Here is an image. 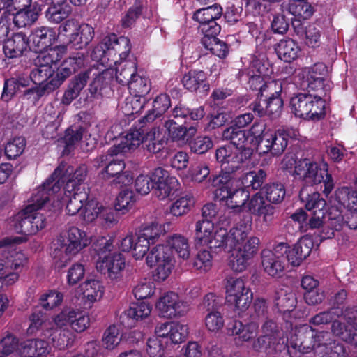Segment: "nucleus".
<instances>
[{"mask_svg": "<svg viewBox=\"0 0 357 357\" xmlns=\"http://www.w3.org/2000/svg\"><path fill=\"white\" fill-rule=\"evenodd\" d=\"M63 169L64 167L58 166L32 197L33 202L29 205H34V206L33 211L29 214V217L33 227H38V232L44 229L46 225V217L41 211L50 202L51 197L60 190L61 184L64 182Z\"/></svg>", "mask_w": 357, "mask_h": 357, "instance_id": "1", "label": "nucleus"}, {"mask_svg": "<svg viewBox=\"0 0 357 357\" xmlns=\"http://www.w3.org/2000/svg\"><path fill=\"white\" fill-rule=\"evenodd\" d=\"M290 109L296 117L314 122L326 116V101L310 93H299L290 99Z\"/></svg>", "mask_w": 357, "mask_h": 357, "instance_id": "2", "label": "nucleus"}, {"mask_svg": "<svg viewBox=\"0 0 357 357\" xmlns=\"http://www.w3.org/2000/svg\"><path fill=\"white\" fill-rule=\"evenodd\" d=\"M112 248L111 239L102 238L98 241V248L95 249L99 256V259L96 262V269L100 273L107 275L111 280H116L122 275L126 259L121 253H112Z\"/></svg>", "mask_w": 357, "mask_h": 357, "instance_id": "3", "label": "nucleus"}, {"mask_svg": "<svg viewBox=\"0 0 357 357\" xmlns=\"http://www.w3.org/2000/svg\"><path fill=\"white\" fill-rule=\"evenodd\" d=\"M296 174L303 178L304 182L310 185L323 183L324 189L321 186L320 190L328 196L334 188L332 176L328 174V165L326 163L319 165L310 159L304 158L298 162L296 167Z\"/></svg>", "mask_w": 357, "mask_h": 357, "instance_id": "4", "label": "nucleus"}, {"mask_svg": "<svg viewBox=\"0 0 357 357\" xmlns=\"http://www.w3.org/2000/svg\"><path fill=\"white\" fill-rule=\"evenodd\" d=\"M273 71V68L268 60L264 57L254 56L246 70L248 89L257 91L258 95L264 93V91H267L269 85L272 83H278L275 81H270V75Z\"/></svg>", "mask_w": 357, "mask_h": 357, "instance_id": "5", "label": "nucleus"}, {"mask_svg": "<svg viewBox=\"0 0 357 357\" xmlns=\"http://www.w3.org/2000/svg\"><path fill=\"white\" fill-rule=\"evenodd\" d=\"M314 335L316 330L307 324L296 326L289 335L284 339L288 340L289 352H285V357H296L298 354H309L314 349Z\"/></svg>", "mask_w": 357, "mask_h": 357, "instance_id": "6", "label": "nucleus"}, {"mask_svg": "<svg viewBox=\"0 0 357 357\" xmlns=\"http://www.w3.org/2000/svg\"><path fill=\"white\" fill-rule=\"evenodd\" d=\"M226 302L234 307V310L243 312L250 305L253 294L251 289L245 286L241 278L229 277L227 278Z\"/></svg>", "mask_w": 357, "mask_h": 357, "instance_id": "7", "label": "nucleus"}, {"mask_svg": "<svg viewBox=\"0 0 357 357\" xmlns=\"http://www.w3.org/2000/svg\"><path fill=\"white\" fill-rule=\"evenodd\" d=\"M85 62V55L83 53L77 52L60 63H56L52 68V78L47 82L50 91H54L59 89L67 78L84 67Z\"/></svg>", "mask_w": 357, "mask_h": 357, "instance_id": "8", "label": "nucleus"}, {"mask_svg": "<svg viewBox=\"0 0 357 357\" xmlns=\"http://www.w3.org/2000/svg\"><path fill=\"white\" fill-rule=\"evenodd\" d=\"M264 142L257 148L259 154L271 153L273 156H280L286 150L291 138V131L279 128L275 131L268 130Z\"/></svg>", "mask_w": 357, "mask_h": 357, "instance_id": "9", "label": "nucleus"}, {"mask_svg": "<svg viewBox=\"0 0 357 357\" xmlns=\"http://www.w3.org/2000/svg\"><path fill=\"white\" fill-rule=\"evenodd\" d=\"M147 123L146 120H143V117L138 122H135L124 137L121 138L120 142L114 144V149H119L121 153H126L143 144L146 132L151 130L146 126Z\"/></svg>", "mask_w": 357, "mask_h": 357, "instance_id": "10", "label": "nucleus"}, {"mask_svg": "<svg viewBox=\"0 0 357 357\" xmlns=\"http://www.w3.org/2000/svg\"><path fill=\"white\" fill-rule=\"evenodd\" d=\"M155 307L161 316L166 318H174L183 316L188 311V305L179 299L176 293L169 291L160 296Z\"/></svg>", "mask_w": 357, "mask_h": 357, "instance_id": "11", "label": "nucleus"}, {"mask_svg": "<svg viewBox=\"0 0 357 357\" xmlns=\"http://www.w3.org/2000/svg\"><path fill=\"white\" fill-rule=\"evenodd\" d=\"M154 185L153 190L154 195L160 200H163L173 195L178 189V181L175 176H170L169 173L161 167L155 168L153 171Z\"/></svg>", "mask_w": 357, "mask_h": 357, "instance_id": "12", "label": "nucleus"}, {"mask_svg": "<svg viewBox=\"0 0 357 357\" xmlns=\"http://www.w3.org/2000/svg\"><path fill=\"white\" fill-rule=\"evenodd\" d=\"M29 51H31L29 38L22 31L12 33L3 45V54L8 59L20 58Z\"/></svg>", "mask_w": 357, "mask_h": 357, "instance_id": "13", "label": "nucleus"}, {"mask_svg": "<svg viewBox=\"0 0 357 357\" xmlns=\"http://www.w3.org/2000/svg\"><path fill=\"white\" fill-rule=\"evenodd\" d=\"M282 86L280 83H272L268 87L267 91L261 95H258V98L263 100L268 111V116L271 119H275L280 116L284 102L281 97Z\"/></svg>", "mask_w": 357, "mask_h": 357, "instance_id": "14", "label": "nucleus"}, {"mask_svg": "<svg viewBox=\"0 0 357 357\" xmlns=\"http://www.w3.org/2000/svg\"><path fill=\"white\" fill-rule=\"evenodd\" d=\"M208 187L215 188L214 190V198L216 201L223 199L225 195H228V192L231 190L236 183V178L234 173L230 172L225 167L221 169L218 174H211L207 181Z\"/></svg>", "mask_w": 357, "mask_h": 357, "instance_id": "15", "label": "nucleus"}, {"mask_svg": "<svg viewBox=\"0 0 357 357\" xmlns=\"http://www.w3.org/2000/svg\"><path fill=\"white\" fill-rule=\"evenodd\" d=\"M59 241L61 242V248L69 257L77 254L91 242L86 232L76 227H71L67 232L66 238L62 241L59 239Z\"/></svg>", "mask_w": 357, "mask_h": 357, "instance_id": "16", "label": "nucleus"}, {"mask_svg": "<svg viewBox=\"0 0 357 357\" xmlns=\"http://www.w3.org/2000/svg\"><path fill=\"white\" fill-rule=\"evenodd\" d=\"M259 324L251 321L243 324L236 319L229 320L226 325V333L229 336H236V341L249 342L258 334Z\"/></svg>", "mask_w": 357, "mask_h": 357, "instance_id": "17", "label": "nucleus"}, {"mask_svg": "<svg viewBox=\"0 0 357 357\" xmlns=\"http://www.w3.org/2000/svg\"><path fill=\"white\" fill-rule=\"evenodd\" d=\"M29 38L31 51L42 53L56 41V33L53 28L41 26L33 30Z\"/></svg>", "mask_w": 357, "mask_h": 357, "instance_id": "18", "label": "nucleus"}, {"mask_svg": "<svg viewBox=\"0 0 357 357\" xmlns=\"http://www.w3.org/2000/svg\"><path fill=\"white\" fill-rule=\"evenodd\" d=\"M126 164L122 158H114L112 157L105 169L100 171V174L105 179L114 177L113 183L121 185H128L132 177L130 172L125 171Z\"/></svg>", "mask_w": 357, "mask_h": 357, "instance_id": "19", "label": "nucleus"}, {"mask_svg": "<svg viewBox=\"0 0 357 357\" xmlns=\"http://www.w3.org/2000/svg\"><path fill=\"white\" fill-rule=\"evenodd\" d=\"M58 324L66 325V328L70 326L77 333H82L89 328L90 319L89 316L79 310H63L56 316Z\"/></svg>", "mask_w": 357, "mask_h": 357, "instance_id": "20", "label": "nucleus"}, {"mask_svg": "<svg viewBox=\"0 0 357 357\" xmlns=\"http://www.w3.org/2000/svg\"><path fill=\"white\" fill-rule=\"evenodd\" d=\"M207 78V73L204 70L192 69L184 74L181 82L186 90L206 95L210 91Z\"/></svg>", "mask_w": 357, "mask_h": 357, "instance_id": "21", "label": "nucleus"}, {"mask_svg": "<svg viewBox=\"0 0 357 357\" xmlns=\"http://www.w3.org/2000/svg\"><path fill=\"white\" fill-rule=\"evenodd\" d=\"M252 348L258 352L278 353V357H285V352H289L288 340L282 337L276 340L275 337H270L263 334L254 341Z\"/></svg>", "mask_w": 357, "mask_h": 357, "instance_id": "22", "label": "nucleus"}, {"mask_svg": "<svg viewBox=\"0 0 357 357\" xmlns=\"http://www.w3.org/2000/svg\"><path fill=\"white\" fill-rule=\"evenodd\" d=\"M151 310V305L145 301L132 303L129 308L120 316L121 323L126 327L131 328L137 321L148 317Z\"/></svg>", "mask_w": 357, "mask_h": 357, "instance_id": "23", "label": "nucleus"}, {"mask_svg": "<svg viewBox=\"0 0 357 357\" xmlns=\"http://www.w3.org/2000/svg\"><path fill=\"white\" fill-rule=\"evenodd\" d=\"M91 73L93 80L89 86L91 96L94 98H100L109 96L112 93L111 82L112 76L108 70Z\"/></svg>", "mask_w": 357, "mask_h": 357, "instance_id": "24", "label": "nucleus"}, {"mask_svg": "<svg viewBox=\"0 0 357 357\" xmlns=\"http://www.w3.org/2000/svg\"><path fill=\"white\" fill-rule=\"evenodd\" d=\"M198 122H193L190 126L187 123L179 124L173 119L167 120L164 127L168 132V138L173 142H188L194 137L197 131Z\"/></svg>", "mask_w": 357, "mask_h": 357, "instance_id": "25", "label": "nucleus"}, {"mask_svg": "<svg viewBox=\"0 0 357 357\" xmlns=\"http://www.w3.org/2000/svg\"><path fill=\"white\" fill-rule=\"evenodd\" d=\"M93 69L89 68L83 72L75 75L70 82L68 89L65 91L62 102L65 105L70 104L77 97L79 96L82 90L86 85V83L93 73Z\"/></svg>", "mask_w": 357, "mask_h": 357, "instance_id": "26", "label": "nucleus"}, {"mask_svg": "<svg viewBox=\"0 0 357 357\" xmlns=\"http://www.w3.org/2000/svg\"><path fill=\"white\" fill-rule=\"evenodd\" d=\"M42 10L41 5L38 2L23 3V7L14 14L13 23L19 28L32 25L37 21Z\"/></svg>", "mask_w": 357, "mask_h": 357, "instance_id": "27", "label": "nucleus"}, {"mask_svg": "<svg viewBox=\"0 0 357 357\" xmlns=\"http://www.w3.org/2000/svg\"><path fill=\"white\" fill-rule=\"evenodd\" d=\"M314 243L311 238H301L288 252L287 262L293 266H298L311 253Z\"/></svg>", "mask_w": 357, "mask_h": 357, "instance_id": "28", "label": "nucleus"}, {"mask_svg": "<svg viewBox=\"0 0 357 357\" xmlns=\"http://www.w3.org/2000/svg\"><path fill=\"white\" fill-rule=\"evenodd\" d=\"M261 264L265 273L273 278H280L284 273L286 265L284 258L275 257L271 250L261 252Z\"/></svg>", "mask_w": 357, "mask_h": 357, "instance_id": "29", "label": "nucleus"}, {"mask_svg": "<svg viewBox=\"0 0 357 357\" xmlns=\"http://www.w3.org/2000/svg\"><path fill=\"white\" fill-rule=\"evenodd\" d=\"M228 195H225L223 199L218 202L221 204H225L227 208L232 209L235 213H241L245 205L246 202L250 198V192L244 187L236 188L234 186L231 190L228 192Z\"/></svg>", "mask_w": 357, "mask_h": 357, "instance_id": "30", "label": "nucleus"}, {"mask_svg": "<svg viewBox=\"0 0 357 357\" xmlns=\"http://www.w3.org/2000/svg\"><path fill=\"white\" fill-rule=\"evenodd\" d=\"M52 324V331H50L51 335H43V338L47 340L53 347L59 350L65 349L69 344L71 332L66 325L58 324L56 321V317Z\"/></svg>", "mask_w": 357, "mask_h": 357, "instance_id": "31", "label": "nucleus"}, {"mask_svg": "<svg viewBox=\"0 0 357 357\" xmlns=\"http://www.w3.org/2000/svg\"><path fill=\"white\" fill-rule=\"evenodd\" d=\"M94 34V29L91 25L83 23L71 33L68 45L76 50H82L92 41Z\"/></svg>", "mask_w": 357, "mask_h": 357, "instance_id": "32", "label": "nucleus"}, {"mask_svg": "<svg viewBox=\"0 0 357 357\" xmlns=\"http://www.w3.org/2000/svg\"><path fill=\"white\" fill-rule=\"evenodd\" d=\"M29 320L30 325L27 329L29 334L38 335L43 337V335H51L50 331L52 330V321L47 319V316L41 311H36L31 314Z\"/></svg>", "mask_w": 357, "mask_h": 357, "instance_id": "33", "label": "nucleus"}, {"mask_svg": "<svg viewBox=\"0 0 357 357\" xmlns=\"http://www.w3.org/2000/svg\"><path fill=\"white\" fill-rule=\"evenodd\" d=\"M275 50L280 59L291 63L298 58L301 47L296 40L287 38L275 45Z\"/></svg>", "mask_w": 357, "mask_h": 357, "instance_id": "34", "label": "nucleus"}, {"mask_svg": "<svg viewBox=\"0 0 357 357\" xmlns=\"http://www.w3.org/2000/svg\"><path fill=\"white\" fill-rule=\"evenodd\" d=\"M29 85L30 79L27 77L21 76L6 79L0 98L1 100L8 102L18 91Z\"/></svg>", "mask_w": 357, "mask_h": 357, "instance_id": "35", "label": "nucleus"}, {"mask_svg": "<svg viewBox=\"0 0 357 357\" xmlns=\"http://www.w3.org/2000/svg\"><path fill=\"white\" fill-rule=\"evenodd\" d=\"M168 137L165 134L161 132L159 129L151 128L146 132V137L142 144L144 149L150 153H158L167 146Z\"/></svg>", "mask_w": 357, "mask_h": 357, "instance_id": "36", "label": "nucleus"}, {"mask_svg": "<svg viewBox=\"0 0 357 357\" xmlns=\"http://www.w3.org/2000/svg\"><path fill=\"white\" fill-rule=\"evenodd\" d=\"M299 198L308 212L326 211V202L317 191L309 190L307 187H303L299 192Z\"/></svg>", "mask_w": 357, "mask_h": 357, "instance_id": "37", "label": "nucleus"}, {"mask_svg": "<svg viewBox=\"0 0 357 357\" xmlns=\"http://www.w3.org/2000/svg\"><path fill=\"white\" fill-rule=\"evenodd\" d=\"M171 105L169 96L165 93H160L154 98L152 109L148 110L143 116V120H146L149 123L154 121L157 118L162 116Z\"/></svg>", "mask_w": 357, "mask_h": 357, "instance_id": "38", "label": "nucleus"}, {"mask_svg": "<svg viewBox=\"0 0 357 357\" xmlns=\"http://www.w3.org/2000/svg\"><path fill=\"white\" fill-rule=\"evenodd\" d=\"M172 116L174 119H181L184 120V123H187L188 120L197 122L205 116V108L204 106H199L196 108L190 109L185 104L179 102L172 110Z\"/></svg>", "mask_w": 357, "mask_h": 357, "instance_id": "39", "label": "nucleus"}, {"mask_svg": "<svg viewBox=\"0 0 357 357\" xmlns=\"http://www.w3.org/2000/svg\"><path fill=\"white\" fill-rule=\"evenodd\" d=\"M66 50V45H56L54 48L50 49L49 52L38 55L34 61L35 66H40V68H53L56 63L62 59Z\"/></svg>", "mask_w": 357, "mask_h": 357, "instance_id": "40", "label": "nucleus"}, {"mask_svg": "<svg viewBox=\"0 0 357 357\" xmlns=\"http://www.w3.org/2000/svg\"><path fill=\"white\" fill-rule=\"evenodd\" d=\"M33 206L34 205H27L18 213L14 224V230L17 234L29 236L38 233V227H33L29 217V214L33 211Z\"/></svg>", "mask_w": 357, "mask_h": 357, "instance_id": "41", "label": "nucleus"}, {"mask_svg": "<svg viewBox=\"0 0 357 357\" xmlns=\"http://www.w3.org/2000/svg\"><path fill=\"white\" fill-rule=\"evenodd\" d=\"M71 13L72 7L69 3H50L45 16L50 22L59 24L67 19Z\"/></svg>", "mask_w": 357, "mask_h": 357, "instance_id": "42", "label": "nucleus"}, {"mask_svg": "<svg viewBox=\"0 0 357 357\" xmlns=\"http://www.w3.org/2000/svg\"><path fill=\"white\" fill-rule=\"evenodd\" d=\"M261 192L268 202L278 204L284 200L286 189L281 182L274 181L264 185L261 188Z\"/></svg>", "mask_w": 357, "mask_h": 357, "instance_id": "43", "label": "nucleus"}, {"mask_svg": "<svg viewBox=\"0 0 357 357\" xmlns=\"http://www.w3.org/2000/svg\"><path fill=\"white\" fill-rule=\"evenodd\" d=\"M217 36L202 37L201 44L213 54L220 59H225L229 54V46L225 42L218 38Z\"/></svg>", "mask_w": 357, "mask_h": 357, "instance_id": "44", "label": "nucleus"}, {"mask_svg": "<svg viewBox=\"0 0 357 357\" xmlns=\"http://www.w3.org/2000/svg\"><path fill=\"white\" fill-rule=\"evenodd\" d=\"M267 177L266 171L263 169L252 170L245 174L241 178V183L247 190H257L260 189L261 192L262 185Z\"/></svg>", "mask_w": 357, "mask_h": 357, "instance_id": "45", "label": "nucleus"}, {"mask_svg": "<svg viewBox=\"0 0 357 357\" xmlns=\"http://www.w3.org/2000/svg\"><path fill=\"white\" fill-rule=\"evenodd\" d=\"M222 137L224 140L229 142L236 148L247 147L246 143L248 141V134L245 130L230 126L223 130Z\"/></svg>", "mask_w": 357, "mask_h": 357, "instance_id": "46", "label": "nucleus"}, {"mask_svg": "<svg viewBox=\"0 0 357 357\" xmlns=\"http://www.w3.org/2000/svg\"><path fill=\"white\" fill-rule=\"evenodd\" d=\"M207 245L211 250H214L215 252H217V249L227 252H231L227 229L222 227L216 229L215 233L213 235L211 234Z\"/></svg>", "mask_w": 357, "mask_h": 357, "instance_id": "47", "label": "nucleus"}, {"mask_svg": "<svg viewBox=\"0 0 357 357\" xmlns=\"http://www.w3.org/2000/svg\"><path fill=\"white\" fill-rule=\"evenodd\" d=\"M168 247L170 250L171 255L173 251L178 255V256L183 259H188L190 256V247L188 241L186 238L181 234H175L170 236L167 241Z\"/></svg>", "mask_w": 357, "mask_h": 357, "instance_id": "48", "label": "nucleus"}, {"mask_svg": "<svg viewBox=\"0 0 357 357\" xmlns=\"http://www.w3.org/2000/svg\"><path fill=\"white\" fill-rule=\"evenodd\" d=\"M137 63L132 61H128L123 65L117 68L116 71V79L121 85H128L137 75Z\"/></svg>", "mask_w": 357, "mask_h": 357, "instance_id": "49", "label": "nucleus"}, {"mask_svg": "<svg viewBox=\"0 0 357 357\" xmlns=\"http://www.w3.org/2000/svg\"><path fill=\"white\" fill-rule=\"evenodd\" d=\"M213 223L197 221L195 224L194 243L196 246L207 245L212 234Z\"/></svg>", "mask_w": 357, "mask_h": 357, "instance_id": "50", "label": "nucleus"}, {"mask_svg": "<svg viewBox=\"0 0 357 357\" xmlns=\"http://www.w3.org/2000/svg\"><path fill=\"white\" fill-rule=\"evenodd\" d=\"M94 202L93 199L89 200V195L86 192H74L68 199L66 204V211L69 215L77 214L88 203Z\"/></svg>", "mask_w": 357, "mask_h": 357, "instance_id": "51", "label": "nucleus"}, {"mask_svg": "<svg viewBox=\"0 0 357 357\" xmlns=\"http://www.w3.org/2000/svg\"><path fill=\"white\" fill-rule=\"evenodd\" d=\"M80 288L84 296L91 302L100 299L104 294V287L97 280H86Z\"/></svg>", "mask_w": 357, "mask_h": 357, "instance_id": "52", "label": "nucleus"}, {"mask_svg": "<svg viewBox=\"0 0 357 357\" xmlns=\"http://www.w3.org/2000/svg\"><path fill=\"white\" fill-rule=\"evenodd\" d=\"M195 203V198L192 195H185L171 204L169 213L176 217L184 215L190 211Z\"/></svg>", "mask_w": 357, "mask_h": 357, "instance_id": "53", "label": "nucleus"}, {"mask_svg": "<svg viewBox=\"0 0 357 357\" xmlns=\"http://www.w3.org/2000/svg\"><path fill=\"white\" fill-rule=\"evenodd\" d=\"M233 90L227 87H218L213 90L209 97V105L213 110L216 109H225L227 105L226 100L231 96Z\"/></svg>", "mask_w": 357, "mask_h": 357, "instance_id": "54", "label": "nucleus"}, {"mask_svg": "<svg viewBox=\"0 0 357 357\" xmlns=\"http://www.w3.org/2000/svg\"><path fill=\"white\" fill-rule=\"evenodd\" d=\"M102 216L107 222L112 223L116 221L114 212L112 208H103L98 206V203L90 204L89 202L85 207V216L91 220L95 219L98 215Z\"/></svg>", "mask_w": 357, "mask_h": 357, "instance_id": "55", "label": "nucleus"}, {"mask_svg": "<svg viewBox=\"0 0 357 357\" xmlns=\"http://www.w3.org/2000/svg\"><path fill=\"white\" fill-rule=\"evenodd\" d=\"M136 202L135 195L132 190H121L116 198L114 209L116 212L125 214L134 205Z\"/></svg>", "mask_w": 357, "mask_h": 357, "instance_id": "56", "label": "nucleus"}, {"mask_svg": "<svg viewBox=\"0 0 357 357\" xmlns=\"http://www.w3.org/2000/svg\"><path fill=\"white\" fill-rule=\"evenodd\" d=\"M172 255L167 245L158 244L152 248L146 257V264L153 267L156 264L161 263L162 260L171 259Z\"/></svg>", "mask_w": 357, "mask_h": 357, "instance_id": "57", "label": "nucleus"}, {"mask_svg": "<svg viewBox=\"0 0 357 357\" xmlns=\"http://www.w3.org/2000/svg\"><path fill=\"white\" fill-rule=\"evenodd\" d=\"M253 154V149L251 147L236 148L235 151L231 150V165L227 169L234 173L239 168L240 165L245 162Z\"/></svg>", "mask_w": 357, "mask_h": 357, "instance_id": "58", "label": "nucleus"}, {"mask_svg": "<svg viewBox=\"0 0 357 357\" xmlns=\"http://www.w3.org/2000/svg\"><path fill=\"white\" fill-rule=\"evenodd\" d=\"M288 9L294 17L303 20L310 19L314 13V8L308 1H290Z\"/></svg>", "mask_w": 357, "mask_h": 357, "instance_id": "59", "label": "nucleus"}, {"mask_svg": "<svg viewBox=\"0 0 357 357\" xmlns=\"http://www.w3.org/2000/svg\"><path fill=\"white\" fill-rule=\"evenodd\" d=\"M188 142L190 151L199 155L206 153L213 146L212 139L207 135L192 137Z\"/></svg>", "mask_w": 357, "mask_h": 357, "instance_id": "60", "label": "nucleus"}, {"mask_svg": "<svg viewBox=\"0 0 357 357\" xmlns=\"http://www.w3.org/2000/svg\"><path fill=\"white\" fill-rule=\"evenodd\" d=\"M274 303L278 311L284 313L291 312L295 307L296 298L292 294H287L281 289L275 292Z\"/></svg>", "mask_w": 357, "mask_h": 357, "instance_id": "61", "label": "nucleus"}, {"mask_svg": "<svg viewBox=\"0 0 357 357\" xmlns=\"http://www.w3.org/2000/svg\"><path fill=\"white\" fill-rule=\"evenodd\" d=\"M250 225L240 224L234 227L228 231L229 242L231 244V250L240 245L247 239Z\"/></svg>", "mask_w": 357, "mask_h": 357, "instance_id": "62", "label": "nucleus"}, {"mask_svg": "<svg viewBox=\"0 0 357 357\" xmlns=\"http://www.w3.org/2000/svg\"><path fill=\"white\" fill-rule=\"evenodd\" d=\"M26 144L24 137H17L10 139L5 146L4 153L9 160L15 159L21 155Z\"/></svg>", "mask_w": 357, "mask_h": 357, "instance_id": "63", "label": "nucleus"}, {"mask_svg": "<svg viewBox=\"0 0 357 357\" xmlns=\"http://www.w3.org/2000/svg\"><path fill=\"white\" fill-rule=\"evenodd\" d=\"M319 357H347L348 352L342 343L333 340L318 351Z\"/></svg>", "mask_w": 357, "mask_h": 357, "instance_id": "64", "label": "nucleus"}]
</instances>
